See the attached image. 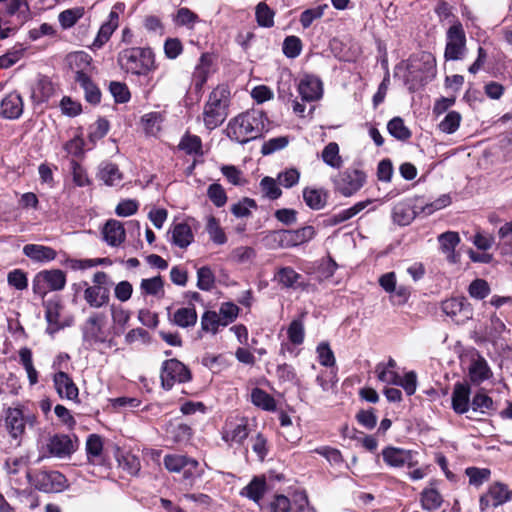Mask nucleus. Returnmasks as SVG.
Masks as SVG:
<instances>
[{"label": "nucleus", "instance_id": "f257e3e1", "mask_svg": "<svg viewBox=\"0 0 512 512\" xmlns=\"http://www.w3.org/2000/svg\"><path fill=\"white\" fill-rule=\"evenodd\" d=\"M266 121L267 117L263 111L256 109L246 111L229 122L228 136L241 144L247 143L267 131Z\"/></svg>", "mask_w": 512, "mask_h": 512}, {"label": "nucleus", "instance_id": "f03ea898", "mask_svg": "<svg viewBox=\"0 0 512 512\" xmlns=\"http://www.w3.org/2000/svg\"><path fill=\"white\" fill-rule=\"evenodd\" d=\"M120 68L132 75L145 76L157 68L155 54L150 47H127L117 56Z\"/></svg>", "mask_w": 512, "mask_h": 512}, {"label": "nucleus", "instance_id": "7ed1b4c3", "mask_svg": "<svg viewBox=\"0 0 512 512\" xmlns=\"http://www.w3.org/2000/svg\"><path fill=\"white\" fill-rule=\"evenodd\" d=\"M230 91L226 86L216 87L204 106L203 121L209 130L220 126L227 117Z\"/></svg>", "mask_w": 512, "mask_h": 512}, {"label": "nucleus", "instance_id": "20e7f679", "mask_svg": "<svg viewBox=\"0 0 512 512\" xmlns=\"http://www.w3.org/2000/svg\"><path fill=\"white\" fill-rule=\"evenodd\" d=\"M366 173L354 167H349L339 172L332 178L334 191L343 197H351L366 184Z\"/></svg>", "mask_w": 512, "mask_h": 512}, {"label": "nucleus", "instance_id": "39448f33", "mask_svg": "<svg viewBox=\"0 0 512 512\" xmlns=\"http://www.w3.org/2000/svg\"><path fill=\"white\" fill-rule=\"evenodd\" d=\"M66 285V274L60 269L42 270L32 280L33 293L44 298L49 291H60Z\"/></svg>", "mask_w": 512, "mask_h": 512}, {"label": "nucleus", "instance_id": "423d86ee", "mask_svg": "<svg viewBox=\"0 0 512 512\" xmlns=\"http://www.w3.org/2000/svg\"><path fill=\"white\" fill-rule=\"evenodd\" d=\"M108 336L109 332L106 329V316L102 313L92 314L82 326L83 342L90 347L106 342L111 346L112 341L108 340Z\"/></svg>", "mask_w": 512, "mask_h": 512}, {"label": "nucleus", "instance_id": "0eeeda50", "mask_svg": "<svg viewBox=\"0 0 512 512\" xmlns=\"http://www.w3.org/2000/svg\"><path fill=\"white\" fill-rule=\"evenodd\" d=\"M29 483L45 493L60 492L66 487V478L58 471H34L27 474Z\"/></svg>", "mask_w": 512, "mask_h": 512}, {"label": "nucleus", "instance_id": "6e6552de", "mask_svg": "<svg viewBox=\"0 0 512 512\" xmlns=\"http://www.w3.org/2000/svg\"><path fill=\"white\" fill-rule=\"evenodd\" d=\"M191 377L188 367L178 359H169L162 364L160 378L162 387L166 390L171 389L176 383L190 381Z\"/></svg>", "mask_w": 512, "mask_h": 512}, {"label": "nucleus", "instance_id": "1a4fd4ad", "mask_svg": "<svg viewBox=\"0 0 512 512\" xmlns=\"http://www.w3.org/2000/svg\"><path fill=\"white\" fill-rule=\"evenodd\" d=\"M466 51V35L460 22H455L446 32L444 58L455 61L463 58Z\"/></svg>", "mask_w": 512, "mask_h": 512}, {"label": "nucleus", "instance_id": "9d476101", "mask_svg": "<svg viewBox=\"0 0 512 512\" xmlns=\"http://www.w3.org/2000/svg\"><path fill=\"white\" fill-rule=\"evenodd\" d=\"M35 416L30 413H25L21 407H10L6 410L5 425L9 435L19 440L25 433L26 425H33Z\"/></svg>", "mask_w": 512, "mask_h": 512}, {"label": "nucleus", "instance_id": "9b49d317", "mask_svg": "<svg viewBox=\"0 0 512 512\" xmlns=\"http://www.w3.org/2000/svg\"><path fill=\"white\" fill-rule=\"evenodd\" d=\"M313 226H304L296 230H280L273 233V238L282 248H291L302 245L315 236Z\"/></svg>", "mask_w": 512, "mask_h": 512}, {"label": "nucleus", "instance_id": "f8f14e48", "mask_svg": "<svg viewBox=\"0 0 512 512\" xmlns=\"http://www.w3.org/2000/svg\"><path fill=\"white\" fill-rule=\"evenodd\" d=\"M247 419L244 417L228 418L222 428V439L229 445H241L248 437Z\"/></svg>", "mask_w": 512, "mask_h": 512}, {"label": "nucleus", "instance_id": "ddd939ff", "mask_svg": "<svg viewBox=\"0 0 512 512\" xmlns=\"http://www.w3.org/2000/svg\"><path fill=\"white\" fill-rule=\"evenodd\" d=\"M124 10L123 3H116L108 15V19L101 25L96 38L92 43L93 49H100L109 41L119 26V15Z\"/></svg>", "mask_w": 512, "mask_h": 512}, {"label": "nucleus", "instance_id": "4468645a", "mask_svg": "<svg viewBox=\"0 0 512 512\" xmlns=\"http://www.w3.org/2000/svg\"><path fill=\"white\" fill-rule=\"evenodd\" d=\"M164 465L170 472H183L185 480H191L197 472L199 463L193 458L185 455H166L164 457Z\"/></svg>", "mask_w": 512, "mask_h": 512}, {"label": "nucleus", "instance_id": "2eb2a0df", "mask_svg": "<svg viewBox=\"0 0 512 512\" xmlns=\"http://www.w3.org/2000/svg\"><path fill=\"white\" fill-rule=\"evenodd\" d=\"M273 280L282 289L306 291L309 287V284L304 281L303 276L290 266L278 268L274 274Z\"/></svg>", "mask_w": 512, "mask_h": 512}, {"label": "nucleus", "instance_id": "dca6fc26", "mask_svg": "<svg viewBox=\"0 0 512 512\" xmlns=\"http://www.w3.org/2000/svg\"><path fill=\"white\" fill-rule=\"evenodd\" d=\"M442 311L450 316L457 324L472 318L473 311L463 297H453L442 302Z\"/></svg>", "mask_w": 512, "mask_h": 512}, {"label": "nucleus", "instance_id": "f3484780", "mask_svg": "<svg viewBox=\"0 0 512 512\" xmlns=\"http://www.w3.org/2000/svg\"><path fill=\"white\" fill-rule=\"evenodd\" d=\"M512 501V490L502 482L491 483L482 495V505L485 507H498Z\"/></svg>", "mask_w": 512, "mask_h": 512}, {"label": "nucleus", "instance_id": "a211bd4d", "mask_svg": "<svg viewBox=\"0 0 512 512\" xmlns=\"http://www.w3.org/2000/svg\"><path fill=\"white\" fill-rule=\"evenodd\" d=\"M384 462L395 468L404 466L413 467L417 464L414 459V452L396 447H387L382 451Z\"/></svg>", "mask_w": 512, "mask_h": 512}, {"label": "nucleus", "instance_id": "6ab92c4d", "mask_svg": "<svg viewBox=\"0 0 512 512\" xmlns=\"http://www.w3.org/2000/svg\"><path fill=\"white\" fill-rule=\"evenodd\" d=\"M55 389L60 397L71 401H78V387L65 372H57L53 377Z\"/></svg>", "mask_w": 512, "mask_h": 512}, {"label": "nucleus", "instance_id": "aec40b11", "mask_svg": "<svg viewBox=\"0 0 512 512\" xmlns=\"http://www.w3.org/2000/svg\"><path fill=\"white\" fill-rule=\"evenodd\" d=\"M298 91L305 101H315L322 96V82L315 76H304L298 85Z\"/></svg>", "mask_w": 512, "mask_h": 512}, {"label": "nucleus", "instance_id": "412c9836", "mask_svg": "<svg viewBox=\"0 0 512 512\" xmlns=\"http://www.w3.org/2000/svg\"><path fill=\"white\" fill-rule=\"evenodd\" d=\"M47 449L50 455L62 458L74 451V445L69 436L57 434L49 438Z\"/></svg>", "mask_w": 512, "mask_h": 512}, {"label": "nucleus", "instance_id": "4be33fe9", "mask_svg": "<svg viewBox=\"0 0 512 512\" xmlns=\"http://www.w3.org/2000/svg\"><path fill=\"white\" fill-rule=\"evenodd\" d=\"M470 386L467 382L456 383L452 393V408L458 414L469 411Z\"/></svg>", "mask_w": 512, "mask_h": 512}, {"label": "nucleus", "instance_id": "5701e85b", "mask_svg": "<svg viewBox=\"0 0 512 512\" xmlns=\"http://www.w3.org/2000/svg\"><path fill=\"white\" fill-rule=\"evenodd\" d=\"M102 235L105 242L110 246H119L126 237L125 229L120 221L110 219L103 227Z\"/></svg>", "mask_w": 512, "mask_h": 512}, {"label": "nucleus", "instance_id": "b1692460", "mask_svg": "<svg viewBox=\"0 0 512 512\" xmlns=\"http://www.w3.org/2000/svg\"><path fill=\"white\" fill-rule=\"evenodd\" d=\"M438 242L441 251L446 254V258L451 263L459 261L458 255L455 253V247L460 242V237L457 232L447 231L438 236Z\"/></svg>", "mask_w": 512, "mask_h": 512}, {"label": "nucleus", "instance_id": "393cba45", "mask_svg": "<svg viewBox=\"0 0 512 512\" xmlns=\"http://www.w3.org/2000/svg\"><path fill=\"white\" fill-rule=\"evenodd\" d=\"M86 289L84 290V299L90 307L101 308L108 304L110 300V291L107 288H101L96 286H89L86 282L84 283Z\"/></svg>", "mask_w": 512, "mask_h": 512}, {"label": "nucleus", "instance_id": "a878e982", "mask_svg": "<svg viewBox=\"0 0 512 512\" xmlns=\"http://www.w3.org/2000/svg\"><path fill=\"white\" fill-rule=\"evenodd\" d=\"M23 112V101L21 96L16 93L8 94L1 102V114L8 119H16Z\"/></svg>", "mask_w": 512, "mask_h": 512}, {"label": "nucleus", "instance_id": "bb28decb", "mask_svg": "<svg viewBox=\"0 0 512 512\" xmlns=\"http://www.w3.org/2000/svg\"><path fill=\"white\" fill-rule=\"evenodd\" d=\"M23 253L31 260L38 262L52 261L57 256V253L53 248L37 244L25 245L23 247Z\"/></svg>", "mask_w": 512, "mask_h": 512}, {"label": "nucleus", "instance_id": "cd10ccee", "mask_svg": "<svg viewBox=\"0 0 512 512\" xmlns=\"http://www.w3.org/2000/svg\"><path fill=\"white\" fill-rule=\"evenodd\" d=\"M170 233L172 243L180 248L188 247L194 239L192 230L186 223L174 225Z\"/></svg>", "mask_w": 512, "mask_h": 512}, {"label": "nucleus", "instance_id": "c85d7f7f", "mask_svg": "<svg viewBox=\"0 0 512 512\" xmlns=\"http://www.w3.org/2000/svg\"><path fill=\"white\" fill-rule=\"evenodd\" d=\"M303 199L309 208L320 210L326 205L327 192L322 188L307 187L303 190Z\"/></svg>", "mask_w": 512, "mask_h": 512}, {"label": "nucleus", "instance_id": "c756f323", "mask_svg": "<svg viewBox=\"0 0 512 512\" xmlns=\"http://www.w3.org/2000/svg\"><path fill=\"white\" fill-rule=\"evenodd\" d=\"M371 203V200H365L360 201L354 204L352 207L342 210L339 213L331 215L327 219L328 225L334 226L338 225L340 223H343L352 217L356 216L358 213H360L362 210H364L369 204Z\"/></svg>", "mask_w": 512, "mask_h": 512}, {"label": "nucleus", "instance_id": "7c9ffc66", "mask_svg": "<svg viewBox=\"0 0 512 512\" xmlns=\"http://www.w3.org/2000/svg\"><path fill=\"white\" fill-rule=\"evenodd\" d=\"M418 212L408 203H397L392 210V218L395 223L401 226L409 225Z\"/></svg>", "mask_w": 512, "mask_h": 512}, {"label": "nucleus", "instance_id": "2f4dec72", "mask_svg": "<svg viewBox=\"0 0 512 512\" xmlns=\"http://www.w3.org/2000/svg\"><path fill=\"white\" fill-rule=\"evenodd\" d=\"M197 319L198 316L194 306L182 307L174 312L172 322L181 328H188L193 327L197 323Z\"/></svg>", "mask_w": 512, "mask_h": 512}, {"label": "nucleus", "instance_id": "473e14b6", "mask_svg": "<svg viewBox=\"0 0 512 512\" xmlns=\"http://www.w3.org/2000/svg\"><path fill=\"white\" fill-rule=\"evenodd\" d=\"M323 162L334 169H340L343 166V159L340 155V148L336 142H329L321 153Z\"/></svg>", "mask_w": 512, "mask_h": 512}, {"label": "nucleus", "instance_id": "72a5a7b5", "mask_svg": "<svg viewBox=\"0 0 512 512\" xmlns=\"http://www.w3.org/2000/svg\"><path fill=\"white\" fill-rule=\"evenodd\" d=\"M266 492V481L264 478L254 477L253 480L243 488L241 495L258 503Z\"/></svg>", "mask_w": 512, "mask_h": 512}, {"label": "nucleus", "instance_id": "f704fd0d", "mask_svg": "<svg viewBox=\"0 0 512 512\" xmlns=\"http://www.w3.org/2000/svg\"><path fill=\"white\" fill-rule=\"evenodd\" d=\"M252 403L266 411H274L276 409L275 399L260 388H254L251 392Z\"/></svg>", "mask_w": 512, "mask_h": 512}, {"label": "nucleus", "instance_id": "c9c22d12", "mask_svg": "<svg viewBox=\"0 0 512 512\" xmlns=\"http://www.w3.org/2000/svg\"><path fill=\"white\" fill-rule=\"evenodd\" d=\"M387 130L391 136L400 141H406L411 137V131L401 117L392 118L387 124Z\"/></svg>", "mask_w": 512, "mask_h": 512}, {"label": "nucleus", "instance_id": "e433bc0d", "mask_svg": "<svg viewBox=\"0 0 512 512\" xmlns=\"http://www.w3.org/2000/svg\"><path fill=\"white\" fill-rule=\"evenodd\" d=\"M84 13V7H74L66 9L59 14L58 20L63 29H69L72 26H74L77 23V21L84 16Z\"/></svg>", "mask_w": 512, "mask_h": 512}, {"label": "nucleus", "instance_id": "4c0bfd02", "mask_svg": "<svg viewBox=\"0 0 512 512\" xmlns=\"http://www.w3.org/2000/svg\"><path fill=\"white\" fill-rule=\"evenodd\" d=\"M99 178L108 186L117 185L121 179L122 175L118 169V167L113 163L104 164L99 171Z\"/></svg>", "mask_w": 512, "mask_h": 512}, {"label": "nucleus", "instance_id": "58836bf2", "mask_svg": "<svg viewBox=\"0 0 512 512\" xmlns=\"http://www.w3.org/2000/svg\"><path fill=\"white\" fill-rule=\"evenodd\" d=\"M179 148L189 155H202V141L199 136L185 134L180 143Z\"/></svg>", "mask_w": 512, "mask_h": 512}, {"label": "nucleus", "instance_id": "ea45409f", "mask_svg": "<svg viewBox=\"0 0 512 512\" xmlns=\"http://www.w3.org/2000/svg\"><path fill=\"white\" fill-rule=\"evenodd\" d=\"M20 362L24 366L28 379L31 385H34L38 381V373L33 366L32 352L29 348L23 347L19 351Z\"/></svg>", "mask_w": 512, "mask_h": 512}, {"label": "nucleus", "instance_id": "a19ab883", "mask_svg": "<svg viewBox=\"0 0 512 512\" xmlns=\"http://www.w3.org/2000/svg\"><path fill=\"white\" fill-rule=\"evenodd\" d=\"M220 326H222V320L217 312L206 311L201 316V328L203 331L216 334Z\"/></svg>", "mask_w": 512, "mask_h": 512}, {"label": "nucleus", "instance_id": "79ce46f5", "mask_svg": "<svg viewBox=\"0 0 512 512\" xmlns=\"http://www.w3.org/2000/svg\"><path fill=\"white\" fill-rule=\"evenodd\" d=\"M164 282L161 276H155L148 279H143L140 288L146 295L159 296L164 294Z\"/></svg>", "mask_w": 512, "mask_h": 512}, {"label": "nucleus", "instance_id": "37998d69", "mask_svg": "<svg viewBox=\"0 0 512 512\" xmlns=\"http://www.w3.org/2000/svg\"><path fill=\"white\" fill-rule=\"evenodd\" d=\"M274 11L268 7L265 2H260L256 6L255 16L257 23L262 27H272L274 25Z\"/></svg>", "mask_w": 512, "mask_h": 512}, {"label": "nucleus", "instance_id": "c03bdc74", "mask_svg": "<svg viewBox=\"0 0 512 512\" xmlns=\"http://www.w3.org/2000/svg\"><path fill=\"white\" fill-rule=\"evenodd\" d=\"M90 56L82 51L71 53L67 57V62L71 69L75 70H81L85 72L90 67Z\"/></svg>", "mask_w": 512, "mask_h": 512}, {"label": "nucleus", "instance_id": "a18cd8bd", "mask_svg": "<svg viewBox=\"0 0 512 512\" xmlns=\"http://www.w3.org/2000/svg\"><path fill=\"white\" fill-rule=\"evenodd\" d=\"M422 507L427 510L438 509L442 504V497L439 492L433 488L425 489L421 494Z\"/></svg>", "mask_w": 512, "mask_h": 512}, {"label": "nucleus", "instance_id": "49530a36", "mask_svg": "<svg viewBox=\"0 0 512 512\" xmlns=\"http://www.w3.org/2000/svg\"><path fill=\"white\" fill-rule=\"evenodd\" d=\"M215 284V276L208 266H203L197 271V287L203 291H209Z\"/></svg>", "mask_w": 512, "mask_h": 512}, {"label": "nucleus", "instance_id": "de8ad7c7", "mask_svg": "<svg viewBox=\"0 0 512 512\" xmlns=\"http://www.w3.org/2000/svg\"><path fill=\"white\" fill-rule=\"evenodd\" d=\"M260 188L263 196L271 200L278 199L282 194L276 180L268 176L260 181Z\"/></svg>", "mask_w": 512, "mask_h": 512}, {"label": "nucleus", "instance_id": "09e8293b", "mask_svg": "<svg viewBox=\"0 0 512 512\" xmlns=\"http://www.w3.org/2000/svg\"><path fill=\"white\" fill-rule=\"evenodd\" d=\"M209 69H210L209 60H208L207 56L203 55L200 58V63L197 65V67L194 71V74H193L195 86L197 88H201L203 86V84L206 82L208 73H209Z\"/></svg>", "mask_w": 512, "mask_h": 512}, {"label": "nucleus", "instance_id": "8fccbe9b", "mask_svg": "<svg viewBox=\"0 0 512 512\" xmlns=\"http://www.w3.org/2000/svg\"><path fill=\"white\" fill-rule=\"evenodd\" d=\"M207 196L216 207H222L227 202V195L224 188L218 184L213 183L207 189Z\"/></svg>", "mask_w": 512, "mask_h": 512}, {"label": "nucleus", "instance_id": "3c124183", "mask_svg": "<svg viewBox=\"0 0 512 512\" xmlns=\"http://www.w3.org/2000/svg\"><path fill=\"white\" fill-rule=\"evenodd\" d=\"M239 307L232 302L223 303L220 307L218 315L222 320V327L232 323L238 316Z\"/></svg>", "mask_w": 512, "mask_h": 512}, {"label": "nucleus", "instance_id": "603ef678", "mask_svg": "<svg viewBox=\"0 0 512 512\" xmlns=\"http://www.w3.org/2000/svg\"><path fill=\"white\" fill-rule=\"evenodd\" d=\"M302 51V42L296 36H288L283 42V53L288 58H296Z\"/></svg>", "mask_w": 512, "mask_h": 512}, {"label": "nucleus", "instance_id": "864d4df0", "mask_svg": "<svg viewBox=\"0 0 512 512\" xmlns=\"http://www.w3.org/2000/svg\"><path fill=\"white\" fill-rule=\"evenodd\" d=\"M256 253L255 250L248 246H241L235 248L231 254L230 258L232 261L239 263V264H245L250 261H252L255 257Z\"/></svg>", "mask_w": 512, "mask_h": 512}, {"label": "nucleus", "instance_id": "5fc2aeb1", "mask_svg": "<svg viewBox=\"0 0 512 512\" xmlns=\"http://www.w3.org/2000/svg\"><path fill=\"white\" fill-rule=\"evenodd\" d=\"M287 335L291 343L294 345H300L304 341V325L301 320H293L288 329Z\"/></svg>", "mask_w": 512, "mask_h": 512}, {"label": "nucleus", "instance_id": "6e6d98bb", "mask_svg": "<svg viewBox=\"0 0 512 512\" xmlns=\"http://www.w3.org/2000/svg\"><path fill=\"white\" fill-rule=\"evenodd\" d=\"M7 282L17 290H25L28 287L27 275L21 269H14L8 273Z\"/></svg>", "mask_w": 512, "mask_h": 512}, {"label": "nucleus", "instance_id": "4d7b16f0", "mask_svg": "<svg viewBox=\"0 0 512 512\" xmlns=\"http://www.w3.org/2000/svg\"><path fill=\"white\" fill-rule=\"evenodd\" d=\"M110 92L117 103H126L130 99V91L125 83L113 81L109 86Z\"/></svg>", "mask_w": 512, "mask_h": 512}, {"label": "nucleus", "instance_id": "13d9d810", "mask_svg": "<svg viewBox=\"0 0 512 512\" xmlns=\"http://www.w3.org/2000/svg\"><path fill=\"white\" fill-rule=\"evenodd\" d=\"M207 232L210 238L216 244H224L227 241L226 235L219 226L217 220L214 217H209L207 222Z\"/></svg>", "mask_w": 512, "mask_h": 512}, {"label": "nucleus", "instance_id": "bf43d9fd", "mask_svg": "<svg viewBox=\"0 0 512 512\" xmlns=\"http://www.w3.org/2000/svg\"><path fill=\"white\" fill-rule=\"evenodd\" d=\"M325 8L326 5H323L303 11L300 15V23L303 28H308L314 20L320 19L324 14Z\"/></svg>", "mask_w": 512, "mask_h": 512}, {"label": "nucleus", "instance_id": "052dcab7", "mask_svg": "<svg viewBox=\"0 0 512 512\" xmlns=\"http://www.w3.org/2000/svg\"><path fill=\"white\" fill-rule=\"evenodd\" d=\"M289 143L288 137L280 136L276 138L269 139L266 141L261 148V152L263 155L272 154L278 150L285 148Z\"/></svg>", "mask_w": 512, "mask_h": 512}, {"label": "nucleus", "instance_id": "680f3d73", "mask_svg": "<svg viewBox=\"0 0 512 512\" xmlns=\"http://www.w3.org/2000/svg\"><path fill=\"white\" fill-rule=\"evenodd\" d=\"M460 114L457 112H449L445 118L439 123V129L445 133L455 132L460 124Z\"/></svg>", "mask_w": 512, "mask_h": 512}, {"label": "nucleus", "instance_id": "e2e57ef3", "mask_svg": "<svg viewBox=\"0 0 512 512\" xmlns=\"http://www.w3.org/2000/svg\"><path fill=\"white\" fill-rule=\"evenodd\" d=\"M110 125L108 120L104 118L98 119L91 127L89 139L92 142L102 139L109 131Z\"/></svg>", "mask_w": 512, "mask_h": 512}, {"label": "nucleus", "instance_id": "0e129e2a", "mask_svg": "<svg viewBox=\"0 0 512 512\" xmlns=\"http://www.w3.org/2000/svg\"><path fill=\"white\" fill-rule=\"evenodd\" d=\"M451 204V197L448 194H443L431 203L421 207L420 213L431 215L435 211L443 209Z\"/></svg>", "mask_w": 512, "mask_h": 512}, {"label": "nucleus", "instance_id": "69168bd1", "mask_svg": "<svg viewBox=\"0 0 512 512\" xmlns=\"http://www.w3.org/2000/svg\"><path fill=\"white\" fill-rule=\"evenodd\" d=\"M317 353L319 362L325 367H332L335 365L334 353L329 347V344L322 342L317 346Z\"/></svg>", "mask_w": 512, "mask_h": 512}, {"label": "nucleus", "instance_id": "338daca9", "mask_svg": "<svg viewBox=\"0 0 512 512\" xmlns=\"http://www.w3.org/2000/svg\"><path fill=\"white\" fill-rule=\"evenodd\" d=\"M291 512H316L310 506L308 496L305 492L296 493L292 500Z\"/></svg>", "mask_w": 512, "mask_h": 512}, {"label": "nucleus", "instance_id": "774afa93", "mask_svg": "<svg viewBox=\"0 0 512 512\" xmlns=\"http://www.w3.org/2000/svg\"><path fill=\"white\" fill-rule=\"evenodd\" d=\"M270 512H291L292 501L285 495H275L269 504Z\"/></svg>", "mask_w": 512, "mask_h": 512}]
</instances>
